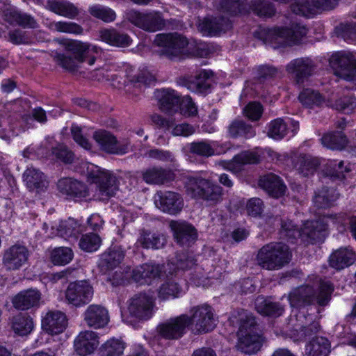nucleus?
<instances>
[{
  "label": "nucleus",
  "mask_w": 356,
  "mask_h": 356,
  "mask_svg": "<svg viewBox=\"0 0 356 356\" xmlns=\"http://www.w3.org/2000/svg\"><path fill=\"white\" fill-rule=\"evenodd\" d=\"M148 158L158 160L164 163H172L175 161L173 154L168 151L157 148L151 149L145 152Z\"/></svg>",
  "instance_id": "obj_63"
},
{
  "label": "nucleus",
  "mask_w": 356,
  "mask_h": 356,
  "mask_svg": "<svg viewBox=\"0 0 356 356\" xmlns=\"http://www.w3.org/2000/svg\"><path fill=\"white\" fill-rule=\"evenodd\" d=\"M99 342L97 334L92 331L81 332L74 341L75 350L79 355L86 356L94 352Z\"/></svg>",
  "instance_id": "obj_24"
},
{
  "label": "nucleus",
  "mask_w": 356,
  "mask_h": 356,
  "mask_svg": "<svg viewBox=\"0 0 356 356\" xmlns=\"http://www.w3.org/2000/svg\"><path fill=\"white\" fill-rule=\"evenodd\" d=\"M52 154L59 161L65 163H72L74 159V154L65 145L60 144L51 149Z\"/></svg>",
  "instance_id": "obj_62"
},
{
  "label": "nucleus",
  "mask_w": 356,
  "mask_h": 356,
  "mask_svg": "<svg viewBox=\"0 0 356 356\" xmlns=\"http://www.w3.org/2000/svg\"><path fill=\"white\" fill-rule=\"evenodd\" d=\"M291 257L288 245L280 242H273L259 249L257 255V262L264 269L276 270L288 264Z\"/></svg>",
  "instance_id": "obj_2"
},
{
  "label": "nucleus",
  "mask_w": 356,
  "mask_h": 356,
  "mask_svg": "<svg viewBox=\"0 0 356 356\" xmlns=\"http://www.w3.org/2000/svg\"><path fill=\"white\" fill-rule=\"evenodd\" d=\"M127 304L130 316L139 321H147L153 315L154 300L147 293L135 294L128 300Z\"/></svg>",
  "instance_id": "obj_10"
},
{
  "label": "nucleus",
  "mask_w": 356,
  "mask_h": 356,
  "mask_svg": "<svg viewBox=\"0 0 356 356\" xmlns=\"http://www.w3.org/2000/svg\"><path fill=\"white\" fill-rule=\"evenodd\" d=\"M47 7L51 12L70 19L75 18L79 13L78 8L69 1H49Z\"/></svg>",
  "instance_id": "obj_41"
},
{
  "label": "nucleus",
  "mask_w": 356,
  "mask_h": 356,
  "mask_svg": "<svg viewBox=\"0 0 356 356\" xmlns=\"http://www.w3.org/2000/svg\"><path fill=\"white\" fill-rule=\"evenodd\" d=\"M166 243L165 236L159 232L142 229L139 230V235L136 244L145 249H160Z\"/></svg>",
  "instance_id": "obj_29"
},
{
  "label": "nucleus",
  "mask_w": 356,
  "mask_h": 356,
  "mask_svg": "<svg viewBox=\"0 0 356 356\" xmlns=\"http://www.w3.org/2000/svg\"><path fill=\"white\" fill-rule=\"evenodd\" d=\"M300 102L307 106H321L324 102V97L316 90L311 88L303 90L299 95Z\"/></svg>",
  "instance_id": "obj_50"
},
{
  "label": "nucleus",
  "mask_w": 356,
  "mask_h": 356,
  "mask_svg": "<svg viewBox=\"0 0 356 356\" xmlns=\"http://www.w3.org/2000/svg\"><path fill=\"white\" fill-rule=\"evenodd\" d=\"M188 316L189 326L193 325V332L195 334L207 333L213 330L216 325L214 310L209 305L204 304L193 307Z\"/></svg>",
  "instance_id": "obj_7"
},
{
  "label": "nucleus",
  "mask_w": 356,
  "mask_h": 356,
  "mask_svg": "<svg viewBox=\"0 0 356 356\" xmlns=\"http://www.w3.org/2000/svg\"><path fill=\"white\" fill-rule=\"evenodd\" d=\"M186 191L192 198L201 199L209 205H216L222 200V188L209 179L202 177H188Z\"/></svg>",
  "instance_id": "obj_5"
},
{
  "label": "nucleus",
  "mask_w": 356,
  "mask_h": 356,
  "mask_svg": "<svg viewBox=\"0 0 356 356\" xmlns=\"http://www.w3.org/2000/svg\"><path fill=\"white\" fill-rule=\"evenodd\" d=\"M307 33V29L305 26L296 24L291 28L263 29L259 34V38L265 44H269L276 49L280 46L298 43Z\"/></svg>",
  "instance_id": "obj_4"
},
{
  "label": "nucleus",
  "mask_w": 356,
  "mask_h": 356,
  "mask_svg": "<svg viewBox=\"0 0 356 356\" xmlns=\"http://www.w3.org/2000/svg\"><path fill=\"white\" fill-rule=\"evenodd\" d=\"M142 176L147 184L155 185H163L175 179L172 170L162 167L149 168L143 172Z\"/></svg>",
  "instance_id": "obj_26"
},
{
  "label": "nucleus",
  "mask_w": 356,
  "mask_h": 356,
  "mask_svg": "<svg viewBox=\"0 0 356 356\" xmlns=\"http://www.w3.org/2000/svg\"><path fill=\"white\" fill-rule=\"evenodd\" d=\"M258 184L269 195L276 198L282 196L286 189V186L280 177L273 173H268L260 177Z\"/></svg>",
  "instance_id": "obj_25"
},
{
  "label": "nucleus",
  "mask_w": 356,
  "mask_h": 356,
  "mask_svg": "<svg viewBox=\"0 0 356 356\" xmlns=\"http://www.w3.org/2000/svg\"><path fill=\"white\" fill-rule=\"evenodd\" d=\"M227 130L229 136L233 138L239 137L251 138L255 136V131L253 127L241 119L233 120L229 125Z\"/></svg>",
  "instance_id": "obj_40"
},
{
  "label": "nucleus",
  "mask_w": 356,
  "mask_h": 356,
  "mask_svg": "<svg viewBox=\"0 0 356 356\" xmlns=\"http://www.w3.org/2000/svg\"><path fill=\"white\" fill-rule=\"evenodd\" d=\"M29 256V250L25 245L16 243L4 250L2 264L8 270H17L28 262Z\"/></svg>",
  "instance_id": "obj_13"
},
{
  "label": "nucleus",
  "mask_w": 356,
  "mask_h": 356,
  "mask_svg": "<svg viewBox=\"0 0 356 356\" xmlns=\"http://www.w3.org/2000/svg\"><path fill=\"white\" fill-rule=\"evenodd\" d=\"M67 325L66 316L60 311L49 312L42 320L43 330L52 335L63 332Z\"/></svg>",
  "instance_id": "obj_22"
},
{
  "label": "nucleus",
  "mask_w": 356,
  "mask_h": 356,
  "mask_svg": "<svg viewBox=\"0 0 356 356\" xmlns=\"http://www.w3.org/2000/svg\"><path fill=\"white\" fill-rule=\"evenodd\" d=\"M101 40L111 45L120 47H128L131 43L130 37L114 29H105L99 31Z\"/></svg>",
  "instance_id": "obj_35"
},
{
  "label": "nucleus",
  "mask_w": 356,
  "mask_h": 356,
  "mask_svg": "<svg viewBox=\"0 0 356 356\" xmlns=\"http://www.w3.org/2000/svg\"><path fill=\"white\" fill-rule=\"evenodd\" d=\"M154 42L161 48L159 50L160 56H165L170 60L180 58L184 55L188 44L186 38L176 33L158 34Z\"/></svg>",
  "instance_id": "obj_6"
},
{
  "label": "nucleus",
  "mask_w": 356,
  "mask_h": 356,
  "mask_svg": "<svg viewBox=\"0 0 356 356\" xmlns=\"http://www.w3.org/2000/svg\"><path fill=\"white\" fill-rule=\"evenodd\" d=\"M216 8L220 12L230 15L248 13L246 0H221Z\"/></svg>",
  "instance_id": "obj_42"
},
{
  "label": "nucleus",
  "mask_w": 356,
  "mask_h": 356,
  "mask_svg": "<svg viewBox=\"0 0 356 356\" xmlns=\"http://www.w3.org/2000/svg\"><path fill=\"white\" fill-rule=\"evenodd\" d=\"M88 179L96 185L93 197L100 201L114 196L119 188V181L111 172L90 163L87 166Z\"/></svg>",
  "instance_id": "obj_3"
},
{
  "label": "nucleus",
  "mask_w": 356,
  "mask_h": 356,
  "mask_svg": "<svg viewBox=\"0 0 356 356\" xmlns=\"http://www.w3.org/2000/svg\"><path fill=\"white\" fill-rule=\"evenodd\" d=\"M291 8L296 15L309 17L315 13L316 6L312 0H295Z\"/></svg>",
  "instance_id": "obj_56"
},
{
  "label": "nucleus",
  "mask_w": 356,
  "mask_h": 356,
  "mask_svg": "<svg viewBox=\"0 0 356 356\" xmlns=\"http://www.w3.org/2000/svg\"><path fill=\"white\" fill-rule=\"evenodd\" d=\"M159 106L162 112L172 114L179 110L181 105V96L173 89L163 88L155 93Z\"/></svg>",
  "instance_id": "obj_17"
},
{
  "label": "nucleus",
  "mask_w": 356,
  "mask_h": 356,
  "mask_svg": "<svg viewBox=\"0 0 356 356\" xmlns=\"http://www.w3.org/2000/svg\"><path fill=\"white\" fill-rule=\"evenodd\" d=\"M181 291V288L175 280H168L163 283L159 289V297L166 300L170 298H177Z\"/></svg>",
  "instance_id": "obj_57"
},
{
  "label": "nucleus",
  "mask_w": 356,
  "mask_h": 356,
  "mask_svg": "<svg viewBox=\"0 0 356 356\" xmlns=\"http://www.w3.org/2000/svg\"><path fill=\"white\" fill-rule=\"evenodd\" d=\"M355 260V252L352 249L344 248L334 251L330 257L329 263L331 267L342 270L353 264Z\"/></svg>",
  "instance_id": "obj_31"
},
{
  "label": "nucleus",
  "mask_w": 356,
  "mask_h": 356,
  "mask_svg": "<svg viewBox=\"0 0 356 356\" xmlns=\"http://www.w3.org/2000/svg\"><path fill=\"white\" fill-rule=\"evenodd\" d=\"M154 199L157 208L171 215L179 213L184 207V200L181 195L174 191H157Z\"/></svg>",
  "instance_id": "obj_12"
},
{
  "label": "nucleus",
  "mask_w": 356,
  "mask_h": 356,
  "mask_svg": "<svg viewBox=\"0 0 356 356\" xmlns=\"http://www.w3.org/2000/svg\"><path fill=\"white\" fill-rule=\"evenodd\" d=\"M171 264L177 269L186 270L191 269L196 265V259L191 253L187 252H177L175 257L172 259Z\"/></svg>",
  "instance_id": "obj_54"
},
{
  "label": "nucleus",
  "mask_w": 356,
  "mask_h": 356,
  "mask_svg": "<svg viewBox=\"0 0 356 356\" xmlns=\"http://www.w3.org/2000/svg\"><path fill=\"white\" fill-rule=\"evenodd\" d=\"M248 12L252 10L260 17H271L275 13L273 5L265 0H251L248 3Z\"/></svg>",
  "instance_id": "obj_46"
},
{
  "label": "nucleus",
  "mask_w": 356,
  "mask_h": 356,
  "mask_svg": "<svg viewBox=\"0 0 356 356\" xmlns=\"http://www.w3.org/2000/svg\"><path fill=\"white\" fill-rule=\"evenodd\" d=\"M255 308L259 314L271 317L280 316L284 312V306L280 302H273L264 296L257 298Z\"/></svg>",
  "instance_id": "obj_34"
},
{
  "label": "nucleus",
  "mask_w": 356,
  "mask_h": 356,
  "mask_svg": "<svg viewBox=\"0 0 356 356\" xmlns=\"http://www.w3.org/2000/svg\"><path fill=\"white\" fill-rule=\"evenodd\" d=\"M163 272L159 265L144 264L136 267L132 271V278L142 284H149L152 280L158 278Z\"/></svg>",
  "instance_id": "obj_30"
},
{
  "label": "nucleus",
  "mask_w": 356,
  "mask_h": 356,
  "mask_svg": "<svg viewBox=\"0 0 356 356\" xmlns=\"http://www.w3.org/2000/svg\"><path fill=\"white\" fill-rule=\"evenodd\" d=\"M320 330V325L318 322H313L308 326L297 325L292 330H291V337L294 341H302L306 337H310L317 334Z\"/></svg>",
  "instance_id": "obj_48"
},
{
  "label": "nucleus",
  "mask_w": 356,
  "mask_h": 356,
  "mask_svg": "<svg viewBox=\"0 0 356 356\" xmlns=\"http://www.w3.org/2000/svg\"><path fill=\"white\" fill-rule=\"evenodd\" d=\"M321 143L331 149L341 150L348 144V139L342 131H331L323 135Z\"/></svg>",
  "instance_id": "obj_44"
},
{
  "label": "nucleus",
  "mask_w": 356,
  "mask_h": 356,
  "mask_svg": "<svg viewBox=\"0 0 356 356\" xmlns=\"http://www.w3.org/2000/svg\"><path fill=\"white\" fill-rule=\"evenodd\" d=\"M189 151L193 154L203 157H209L215 154L211 145L206 140L196 141L190 143Z\"/></svg>",
  "instance_id": "obj_58"
},
{
  "label": "nucleus",
  "mask_w": 356,
  "mask_h": 356,
  "mask_svg": "<svg viewBox=\"0 0 356 356\" xmlns=\"http://www.w3.org/2000/svg\"><path fill=\"white\" fill-rule=\"evenodd\" d=\"M339 195L333 188L323 187L315 193L314 203L319 209L331 207Z\"/></svg>",
  "instance_id": "obj_43"
},
{
  "label": "nucleus",
  "mask_w": 356,
  "mask_h": 356,
  "mask_svg": "<svg viewBox=\"0 0 356 356\" xmlns=\"http://www.w3.org/2000/svg\"><path fill=\"white\" fill-rule=\"evenodd\" d=\"M237 318L236 321L239 324V328L238 331V336L241 335L242 328L245 332V334L257 333V325L254 317L250 312L241 309L237 312V316H234Z\"/></svg>",
  "instance_id": "obj_45"
},
{
  "label": "nucleus",
  "mask_w": 356,
  "mask_h": 356,
  "mask_svg": "<svg viewBox=\"0 0 356 356\" xmlns=\"http://www.w3.org/2000/svg\"><path fill=\"white\" fill-rule=\"evenodd\" d=\"M334 291V285L328 280L319 281L318 291L310 286H302L293 289L289 295L291 307L300 308L316 302L319 306L327 305Z\"/></svg>",
  "instance_id": "obj_1"
},
{
  "label": "nucleus",
  "mask_w": 356,
  "mask_h": 356,
  "mask_svg": "<svg viewBox=\"0 0 356 356\" xmlns=\"http://www.w3.org/2000/svg\"><path fill=\"white\" fill-rule=\"evenodd\" d=\"M5 20L10 24H15L24 28L34 29L38 26L35 19L26 13L15 10H7L5 12Z\"/></svg>",
  "instance_id": "obj_39"
},
{
  "label": "nucleus",
  "mask_w": 356,
  "mask_h": 356,
  "mask_svg": "<svg viewBox=\"0 0 356 356\" xmlns=\"http://www.w3.org/2000/svg\"><path fill=\"white\" fill-rule=\"evenodd\" d=\"M88 13L93 17L102 20L106 23L113 22L116 17L114 10L100 4H96L89 7Z\"/></svg>",
  "instance_id": "obj_49"
},
{
  "label": "nucleus",
  "mask_w": 356,
  "mask_h": 356,
  "mask_svg": "<svg viewBox=\"0 0 356 356\" xmlns=\"http://www.w3.org/2000/svg\"><path fill=\"white\" fill-rule=\"evenodd\" d=\"M170 227L173 232L175 241L181 246H191L197 239L195 228L186 222L172 220Z\"/></svg>",
  "instance_id": "obj_18"
},
{
  "label": "nucleus",
  "mask_w": 356,
  "mask_h": 356,
  "mask_svg": "<svg viewBox=\"0 0 356 356\" xmlns=\"http://www.w3.org/2000/svg\"><path fill=\"white\" fill-rule=\"evenodd\" d=\"M245 332L242 328L241 335L238 336L237 349L245 354H255L260 350L264 339L258 332L245 334Z\"/></svg>",
  "instance_id": "obj_23"
},
{
  "label": "nucleus",
  "mask_w": 356,
  "mask_h": 356,
  "mask_svg": "<svg viewBox=\"0 0 356 356\" xmlns=\"http://www.w3.org/2000/svg\"><path fill=\"white\" fill-rule=\"evenodd\" d=\"M73 256V252L70 248L60 247L52 250L51 259L56 265H65L72 261Z\"/></svg>",
  "instance_id": "obj_55"
},
{
  "label": "nucleus",
  "mask_w": 356,
  "mask_h": 356,
  "mask_svg": "<svg viewBox=\"0 0 356 356\" xmlns=\"http://www.w3.org/2000/svg\"><path fill=\"white\" fill-rule=\"evenodd\" d=\"M33 328V322L32 318L26 315H18L13 318V329L15 332L19 335H26L29 334Z\"/></svg>",
  "instance_id": "obj_52"
},
{
  "label": "nucleus",
  "mask_w": 356,
  "mask_h": 356,
  "mask_svg": "<svg viewBox=\"0 0 356 356\" xmlns=\"http://www.w3.org/2000/svg\"><path fill=\"white\" fill-rule=\"evenodd\" d=\"M40 293L36 289L24 290L13 298V307L19 310H27L39 304Z\"/></svg>",
  "instance_id": "obj_28"
},
{
  "label": "nucleus",
  "mask_w": 356,
  "mask_h": 356,
  "mask_svg": "<svg viewBox=\"0 0 356 356\" xmlns=\"http://www.w3.org/2000/svg\"><path fill=\"white\" fill-rule=\"evenodd\" d=\"M144 30L154 32L161 29L164 25V20L159 13H146Z\"/></svg>",
  "instance_id": "obj_60"
},
{
  "label": "nucleus",
  "mask_w": 356,
  "mask_h": 356,
  "mask_svg": "<svg viewBox=\"0 0 356 356\" xmlns=\"http://www.w3.org/2000/svg\"><path fill=\"white\" fill-rule=\"evenodd\" d=\"M189 327L188 315L170 318L156 327L158 336L166 340H177L181 338Z\"/></svg>",
  "instance_id": "obj_8"
},
{
  "label": "nucleus",
  "mask_w": 356,
  "mask_h": 356,
  "mask_svg": "<svg viewBox=\"0 0 356 356\" xmlns=\"http://www.w3.org/2000/svg\"><path fill=\"white\" fill-rule=\"evenodd\" d=\"M320 165L318 159L311 155H300L296 162L295 168L303 177L312 175Z\"/></svg>",
  "instance_id": "obj_37"
},
{
  "label": "nucleus",
  "mask_w": 356,
  "mask_h": 356,
  "mask_svg": "<svg viewBox=\"0 0 356 356\" xmlns=\"http://www.w3.org/2000/svg\"><path fill=\"white\" fill-rule=\"evenodd\" d=\"M334 74L347 81L356 80V58L351 53L339 52L330 58Z\"/></svg>",
  "instance_id": "obj_9"
},
{
  "label": "nucleus",
  "mask_w": 356,
  "mask_h": 356,
  "mask_svg": "<svg viewBox=\"0 0 356 356\" xmlns=\"http://www.w3.org/2000/svg\"><path fill=\"white\" fill-rule=\"evenodd\" d=\"M93 138L100 146L101 149L106 152L121 155L128 152L129 143H119L116 138L107 131H95Z\"/></svg>",
  "instance_id": "obj_14"
},
{
  "label": "nucleus",
  "mask_w": 356,
  "mask_h": 356,
  "mask_svg": "<svg viewBox=\"0 0 356 356\" xmlns=\"http://www.w3.org/2000/svg\"><path fill=\"white\" fill-rule=\"evenodd\" d=\"M92 296L93 289L86 281L71 282L65 291V300L76 307L87 305Z\"/></svg>",
  "instance_id": "obj_11"
},
{
  "label": "nucleus",
  "mask_w": 356,
  "mask_h": 356,
  "mask_svg": "<svg viewBox=\"0 0 356 356\" xmlns=\"http://www.w3.org/2000/svg\"><path fill=\"white\" fill-rule=\"evenodd\" d=\"M331 351L329 340L323 337H313L306 346L307 356H328Z\"/></svg>",
  "instance_id": "obj_36"
},
{
  "label": "nucleus",
  "mask_w": 356,
  "mask_h": 356,
  "mask_svg": "<svg viewBox=\"0 0 356 356\" xmlns=\"http://www.w3.org/2000/svg\"><path fill=\"white\" fill-rule=\"evenodd\" d=\"M326 224L321 220L306 222L300 229L301 235L299 236L302 241L307 243H314L321 241L325 237Z\"/></svg>",
  "instance_id": "obj_21"
},
{
  "label": "nucleus",
  "mask_w": 356,
  "mask_h": 356,
  "mask_svg": "<svg viewBox=\"0 0 356 356\" xmlns=\"http://www.w3.org/2000/svg\"><path fill=\"white\" fill-rule=\"evenodd\" d=\"M54 60L64 69L69 71L76 70L78 67V64L80 63L74 57L70 55L64 54L56 53L54 56Z\"/></svg>",
  "instance_id": "obj_64"
},
{
  "label": "nucleus",
  "mask_w": 356,
  "mask_h": 356,
  "mask_svg": "<svg viewBox=\"0 0 356 356\" xmlns=\"http://www.w3.org/2000/svg\"><path fill=\"white\" fill-rule=\"evenodd\" d=\"M232 27L230 20L227 17H211L204 18L199 24L201 31L208 33L225 32Z\"/></svg>",
  "instance_id": "obj_32"
},
{
  "label": "nucleus",
  "mask_w": 356,
  "mask_h": 356,
  "mask_svg": "<svg viewBox=\"0 0 356 356\" xmlns=\"http://www.w3.org/2000/svg\"><path fill=\"white\" fill-rule=\"evenodd\" d=\"M57 186L60 193L72 197H86L88 195L86 185L72 178L65 177L59 179Z\"/></svg>",
  "instance_id": "obj_27"
},
{
  "label": "nucleus",
  "mask_w": 356,
  "mask_h": 356,
  "mask_svg": "<svg viewBox=\"0 0 356 356\" xmlns=\"http://www.w3.org/2000/svg\"><path fill=\"white\" fill-rule=\"evenodd\" d=\"M101 238L96 234H86L81 236L79 245L86 252L96 251L100 246Z\"/></svg>",
  "instance_id": "obj_59"
},
{
  "label": "nucleus",
  "mask_w": 356,
  "mask_h": 356,
  "mask_svg": "<svg viewBox=\"0 0 356 356\" xmlns=\"http://www.w3.org/2000/svg\"><path fill=\"white\" fill-rule=\"evenodd\" d=\"M58 235L65 239H76L78 236L82 232L80 225L73 219L69 218L67 220L61 222L57 228Z\"/></svg>",
  "instance_id": "obj_47"
},
{
  "label": "nucleus",
  "mask_w": 356,
  "mask_h": 356,
  "mask_svg": "<svg viewBox=\"0 0 356 356\" xmlns=\"http://www.w3.org/2000/svg\"><path fill=\"white\" fill-rule=\"evenodd\" d=\"M47 27L51 31L77 35L81 34L83 31L80 25L72 22H51L48 24Z\"/></svg>",
  "instance_id": "obj_53"
},
{
  "label": "nucleus",
  "mask_w": 356,
  "mask_h": 356,
  "mask_svg": "<svg viewBox=\"0 0 356 356\" xmlns=\"http://www.w3.org/2000/svg\"><path fill=\"white\" fill-rule=\"evenodd\" d=\"M212 76L211 71L201 70L197 71L195 76L186 78L184 86L191 92L206 95L211 91Z\"/></svg>",
  "instance_id": "obj_15"
},
{
  "label": "nucleus",
  "mask_w": 356,
  "mask_h": 356,
  "mask_svg": "<svg viewBox=\"0 0 356 356\" xmlns=\"http://www.w3.org/2000/svg\"><path fill=\"white\" fill-rule=\"evenodd\" d=\"M88 326L99 329L105 327L109 321L107 309L100 305H90L83 314Z\"/></svg>",
  "instance_id": "obj_20"
},
{
  "label": "nucleus",
  "mask_w": 356,
  "mask_h": 356,
  "mask_svg": "<svg viewBox=\"0 0 356 356\" xmlns=\"http://www.w3.org/2000/svg\"><path fill=\"white\" fill-rule=\"evenodd\" d=\"M24 181L30 191L40 192L48 186V181L43 172L34 168L26 169L24 175Z\"/></svg>",
  "instance_id": "obj_33"
},
{
  "label": "nucleus",
  "mask_w": 356,
  "mask_h": 356,
  "mask_svg": "<svg viewBox=\"0 0 356 356\" xmlns=\"http://www.w3.org/2000/svg\"><path fill=\"white\" fill-rule=\"evenodd\" d=\"M286 124L283 120L276 119L270 124L268 136L272 138L280 140L286 136Z\"/></svg>",
  "instance_id": "obj_61"
},
{
  "label": "nucleus",
  "mask_w": 356,
  "mask_h": 356,
  "mask_svg": "<svg viewBox=\"0 0 356 356\" xmlns=\"http://www.w3.org/2000/svg\"><path fill=\"white\" fill-rule=\"evenodd\" d=\"M315 65L309 58H299L292 60L286 66V72L291 74L297 83H303L312 75Z\"/></svg>",
  "instance_id": "obj_16"
},
{
  "label": "nucleus",
  "mask_w": 356,
  "mask_h": 356,
  "mask_svg": "<svg viewBox=\"0 0 356 356\" xmlns=\"http://www.w3.org/2000/svg\"><path fill=\"white\" fill-rule=\"evenodd\" d=\"M125 348V343L120 339H111L101 347L102 356H122Z\"/></svg>",
  "instance_id": "obj_51"
},
{
  "label": "nucleus",
  "mask_w": 356,
  "mask_h": 356,
  "mask_svg": "<svg viewBox=\"0 0 356 356\" xmlns=\"http://www.w3.org/2000/svg\"><path fill=\"white\" fill-rule=\"evenodd\" d=\"M124 252L120 246L115 245L102 254L99 265L106 270L116 268L123 260Z\"/></svg>",
  "instance_id": "obj_38"
},
{
  "label": "nucleus",
  "mask_w": 356,
  "mask_h": 356,
  "mask_svg": "<svg viewBox=\"0 0 356 356\" xmlns=\"http://www.w3.org/2000/svg\"><path fill=\"white\" fill-rule=\"evenodd\" d=\"M68 53L80 63L88 61L90 65H92L95 61L94 54L97 53V48L79 40H71L66 45Z\"/></svg>",
  "instance_id": "obj_19"
}]
</instances>
